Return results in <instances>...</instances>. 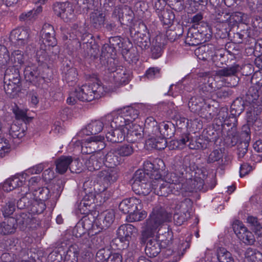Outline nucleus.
<instances>
[{"mask_svg":"<svg viewBox=\"0 0 262 262\" xmlns=\"http://www.w3.org/2000/svg\"><path fill=\"white\" fill-rule=\"evenodd\" d=\"M173 168L176 171V174H178L180 178H185L186 183L183 184L180 182L182 185L181 190L185 189L186 191L193 192L203 190L205 184L204 180L207 178L208 172L205 168H198L195 172L193 178H189L185 176L187 174V171L188 168L184 164V160L179 158L176 160L173 164ZM180 181V180H179ZM181 181H182L181 180Z\"/></svg>","mask_w":262,"mask_h":262,"instance_id":"obj_1","label":"nucleus"},{"mask_svg":"<svg viewBox=\"0 0 262 262\" xmlns=\"http://www.w3.org/2000/svg\"><path fill=\"white\" fill-rule=\"evenodd\" d=\"M171 219V214L167 212L164 208L161 206L154 208L142 232V242H145L148 237H152L160 226L170 221Z\"/></svg>","mask_w":262,"mask_h":262,"instance_id":"obj_2","label":"nucleus"},{"mask_svg":"<svg viewBox=\"0 0 262 262\" xmlns=\"http://www.w3.org/2000/svg\"><path fill=\"white\" fill-rule=\"evenodd\" d=\"M143 205L141 200L135 197L123 200L119 204V210L127 214L126 220L128 222L141 221L146 217V211L142 210Z\"/></svg>","mask_w":262,"mask_h":262,"instance_id":"obj_3","label":"nucleus"},{"mask_svg":"<svg viewBox=\"0 0 262 262\" xmlns=\"http://www.w3.org/2000/svg\"><path fill=\"white\" fill-rule=\"evenodd\" d=\"M149 238L148 237L143 243H146L145 248V254L150 258L156 257L162 249L166 248L171 244L172 236L169 232H165V235L157 236L155 238L148 239ZM141 243H143L141 239Z\"/></svg>","mask_w":262,"mask_h":262,"instance_id":"obj_4","label":"nucleus"},{"mask_svg":"<svg viewBox=\"0 0 262 262\" xmlns=\"http://www.w3.org/2000/svg\"><path fill=\"white\" fill-rule=\"evenodd\" d=\"M213 19L217 24H227L229 27H238L239 24H246L248 15L241 12L231 13L226 11L216 8L212 14Z\"/></svg>","mask_w":262,"mask_h":262,"instance_id":"obj_5","label":"nucleus"},{"mask_svg":"<svg viewBox=\"0 0 262 262\" xmlns=\"http://www.w3.org/2000/svg\"><path fill=\"white\" fill-rule=\"evenodd\" d=\"M257 27L260 28L259 25H256L255 22L253 23V27H248L246 29L241 30L239 32L234 33V39L237 43H245L251 46L249 50L253 52L256 53L254 51H257L258 48H260V44L256 42V38L259 35V31Z\"/></svg>","mask_w":262,"mask_h":262,"instance_id":"obj_6","label":"nucleus"},{"mask_svg":"<svg viewBox=\"0 0 262 262\" xmlns=\"http://www.w3.org/2000/svg\"><path fill=\"white\" fill-rule=\"evenodd\" d=\"M161 178V175L160 173H157L155 177L156 180L152 181V188L155 194L163 196H167L171 193L179 194V189L180 190L182 186V185L180 183L179 179L175 181L172 180V182H164Z\"/></svg>","mask_w":262,"mask_h":262,"instance_id":"obj_7","label":"nucleus"},{"mask_svg":"<svg viewBox=\"0 0 262 262\" xmlns=\"http://www.w3.org/2000/svg\"><path fill=\"white\" fill-rule=\"evenodd\" d=\"M188 105L191 112L201 115L203 117L211 119L213 117V115L210 110L212 106L217 105V104L212 100H211L210 102H206L204 98L192 97L188 103Z\"/></svg>","mask_w":262,"mask_h":262,"instance_id":"obj_8","label":"nucleus"},{"mask_svg":"<svg viewBox=\"0 0 262 262\" xmlns=\"http://www.w3.org/2000/svg\"><path fill=\"white\" fill-rule=\"evenodd\" d=\"M240 70L238 64L223 67L215 71V75L222 78L230 86H234L238 81L237 76Z\"/></svg>","mask_w":262,"mask_h":262,"instance_id":"obj_9","label":"nucleus"},{"mask_svg":"<svg viewBox=\"0 0 262 262\" xmlns=\"http://www.w3.org/2000/svg\"><path fill=\"white\" fill-rule=\"evenodd\" d=\"M138 233V229L131 224L121 225L117 231L118 239L123 244L122 248L128 247L130 241L133 240Z\"/></svg>","mask_w":262,"mask_h":262,"instance_id":"obj_10","label":"nucleus"},{"mask_svg":"<svg viewBox=\"0 0 262 262\" xmlns=\"http://www.w3.org/2000/svg\"><path fill=\"white\" fill-rule=\"evenodd\" d=\"M73 5L72 3L70 2L57 3L54 5V12L66 23L74 21L76 15Z\"/></svg>","mask_w":262,"mask_h":262,"instance_id":"obj_11","label":"nucleus"},{"mask_svg":"<svg viewBox=\"0 0 262 262\" xmlns=\"http://www.w3.org/2000/svg\"><path fill=\"white\" fill-rule=\"evenodd\" d=\"M9 39L15 46L23 47L28 44L30 40V31L25 27L14 29L10 33Z\"/></svg>","mask_w":262,"mask_h":262,"instance_id":"obj_12","label":"nucleus"},{"mask_svg":"<svg viewBox=\"0 0 262 262\" xmlns=\"http://www.w3.org/2000/svg\"><path fill=\"white\" fill-rule=\"evenodd\" d=\"M124 38L119 36L111 37L108 39V43H105L101 49L100 59L107 56L108 58L112 56L115 55L117 50H120Z\"/></svg>","mask_w":262,"mask_h":262,"instance_id":"obj_13","label":"nucleus"},{"mask_svg":"<svg viewBox=\"0 0 262 262\" xmlns=\"http://www.w3.org/2000/svg\"><path fill=\"white\" fill-rule=\"evenodd\" d=\"M124 125L126 126L125 128L127 130L125 137L128 142H138L143 139L145 134L142 126L133 123L131 124Z\"/></svg>","mask_w":262,"mask_h":262,"instance_id":"obj_14","label":"nucleus"},{"mask_svg":"<svg viewBox=\"0 0 262 262\" xmlns=\"http://www.w3.org/2000/svg\"><path fill=\"white\" fill-rule=\"evenodd\" d=\"M238 116H235L231 115L228 116L227 111H220L218 114V117L214 120H220L221 123V126L222 128H225L224 130L226 133L229 129L231 130L237 129V126L238 124Z\"/></svg>","mask_w":262,"mask_h":262,"instance_id":"obj_15","label":"nucleus"},{"mask_svg":"<svg viewBox=\"0 0 262 262\" xmlns=\"http://www.w3.org/2000/svg\"><path fill=\"white\" fill-rule=\"evenodd\" d=\"M133 12L126 6L116 7L112 14V17L115 18L118 23L121 25H127L130 23L133 18Z\"/></svg>","mask_w":262,"mask_h":262,"instance_id":"obj_16","label":"nucleus"},{"mask_svg":"<svg viewBox=\"0 0 262 262\" xmlns=\"http://www.w3.org/2000/svg\"><path fill=\"white\" fill-rule=\"evenodd\" d=\"M192 202L189 199H186L181 204L182 211L173 214V221L176 225L180 226L186 221L190 216L189 209L191 208Z\"/></svg>","mask_w":262,"mask_h":262,"instance_id":"obj_17","label":"nucleus"},{"mask_svg":"<svg viewBox=\"0 0 262 262\" xmlns=\"http://www.w3.org/2000/svg\"><path fill=\"white\" fill-rule=\"evenodd\" d=\"M97 177L103 181L104 184L109 186L118 179L119 170L117 167H107V168L99 171Z\"/></svg>","mask_w":262,"mask_h":262,"instance_id":"obj_18","label":"nucleus"},{"mask_svg":"<svg viewBox=\"0 0 262 262\" xmlns=\"http://www.w3.org/2000/svg\"><path fill=\"white\" fill-rule=\"evenodd\" d=\"M115 217V212L113 210H106L97 216L95 220L96 226L101 230H105L112 224Z\"/></svg>","mask_w":262,"mask_h":262,"instance_id":"obj_19","label":"nucleus"},{"mask_svg":"<svg viewBox=\"0 0 262 262\" xmlns=\"http://www.w3.org/2000/svg\"><path fill=\"white\" fill-rule=\"evenodd\" d=\"M246 108V120L250 125L256 126L260 122L258 116L262 111V104L252 103Z\"/></svg>","mask_w":262,"mask_h":262,"instance_id":"obj_20","label":"nucleus"},{"mask_svg":"<svg viewBox=\"0 0 262 262\" xmlns=\"http://www.w3.org/2000/svg\"><path fill=\"white\" fill-rule=\"evenodd\" d=\"M214 84V80L212 78L204 79L197 89L198 94L201 98H204V100L206 98H210L211 93L216 91Z\"/></svg>","mask_w":262,"mask_h":262,"instance_id":"obj_21","label":"nucleus"},{"mask_svg":"<svg viewBox=\"0 0 262 262\" xmlns=\"http://www.w3.org/2000/svg\"><path fill=\"white\" fill-rule=\"evenodd\" d=\"M225 129V128L223 129L221 126L220 120H214L212 127L207 129L205 135V136H208V140L210 142H215L220 137L226 136L224 131Z\"/></svg>","mask_w":262,"mask_h":262,"instance_id":"obj_22","label":"nucleus"},{"mask_svg":"<svg viewBox=\"0 0 262 262\" xmlns=\"http://www.w3.org/2000/svg\"><path fill=\"white\" fill-rule=\"evenodd\" d=\"M24 76L26 80L36 86H38L43 79L40 76V71L36 67H27L24 70Z\"/></svg>","mask_w":262,"mask_h":262,"instance_id":"obj_23","label":"nucleus"},{"mask_svg":"<svg viewBox=\"0 0 262 262\" xmlns=\"http://www.w3.org/2000/svg\"><path fill=\"white\" fill-rule=\"evenodd\" d=\"M105 14L102 11L95 10L90 14V24L91 27L97 31L100 30L104 26Z\"/></svg>","mask_w":262,"mask_h":262,"instance_id":"obj_24","label":"nucleus"},{"mask_svg":"<svg viewBox=\"0 0 262 262\" xmlns=\"http://www.w3.org/2000/svg\"><path fill=\"white\" fill-rule=\"evenodd\" d=\"M215 48V46L214 45L207 43L196 49L194 53L199 59L209 61L211 59Z\"/></svg>","mask_w":262,"mask_h":262,"instance_id":"obj_25","label":"nucleus"},{"mask_svg":"<svg viewBox=\"0 0 262 262\" xmlns=\"http://www.w3.org/2000/svg\"><path fill=\"white\" fill-rule=\"evenodd\" d=\"M104 163V156L100 153H97L90 157L85 162V165L89 171H93L100 169Z\"/></svg>","mask_w":262,"mask_h":262,"instance_id":"obj_26","label":"nucleus"},{"mask_svg":"<svg viewBox=\"0 0 262 262\" xmlns=\"http://www.w3.org/2000/svg\"><path fill=\"white\" fill-rule=\"evenodd\" d=\"M110 70L112 72L111 78H113L114 82L118 84H126L128 82L129 78V74L125 69L118 67L116 70L110 68Z\"/></svg>","mask_w":262,"mask_h":262,"instance_id":"obj_27","label":"nucleus"},{"mask_svg":"<svg viewBox=\"0 0 262 262\" xmlns=\"http://www.w3.org/2000/svg\"><path fill=\"white\" fill-rule=\"evenodd\" d=\"M17 187H20V191L23 192V190H28V185L25 186L24 181L18 177L9 178L5 181L3 184V189L5 191L9 192Z\"/></svg>","mask_w":262,"mask_h":262,"instance_id":"obj_28","label":"nucleus"},{"mask_svg":"<svg viewBox=\"0 0 262 262\" xmlns=\"http://www.w3.org/2000/svg\"><path fill=\"white\" fill-rule=\"evenodd\" d=\"M144 126L145 134H148L149 137L159 135L161 124L158 125L157 121L153 117H148L146 119Z\"/></svg>","mask_w":262,"mask_h":262,"instance_id":"obj_29","label":"nucleus"},{"mask_svg":"<svg viewBox=\"0 0 262 262\" xmlns=\"http://www.w3.org/2000/svg\"><path fill=\"white\" fill-rule=\"evenodd\" d=\"M185 42L189 46H196L204 43L203 38L201 37L196 27H190L188 29Z\"/></svg>","mask_w":262,"mask_h":262,"instance_id":"obj_30","label":"nucleus"},{"mask_svg":"<svg viewBox=\"0 0 262 262\" xmlns=\"http://www.w3.org/2000/svg\"><path fill=\"white\" fill-rule=\"evenodd\" d=\"M92 181H85L83 183V188L85 195H84L81 202L83 205L89 206L93 205L95 203V200L97 199V195L92 190V187L89 188V185H91Z\"/></svg>","mask_w":262,"mask_h":262,"instance_id":"obj_31","label":"nucleus"},{"mask_svg":"<svg viewBox=\"0 0 262 262\" xmlns=\"http://www.w3.org/2000/svg\"><path fill=\"white\" fill-rule=\"evenodd\" d=\"M115 129H112L108 131L106 135V138L107 140L110 142L120 143L122 142L125 138V132L124 128L115 127Z\"/></svg>","mask_w":262,"mask_h":262,"instance_id":"obj_32","label":"nucleus"},{"mask_svg":"<svg viewBox=\"0 0 262 262\" xmlns=\"http://www.w3.org/2000/svg\"><path fill=\"white\" fill-rule=\"evenodd\" d=\"M16 221L13 217H8L0 223V234L5 235L14 233L16 230Z\"/></svg>","mask_w":262,"mask_h":262,"instance_id":"obj_33","label":"nucleus"},{"mask_svg":"<svg viewBox=\"0 0 262 262\" xmlns=\"http://www.w3.org/2000/svg\"><path fill=\"white\" fill-rule=\"evenodd\" d=\"M147 146L157 150H162L166 147V139L160 135L149 137L145 140Z\"/></svg>","mask_w":262,"mask_h":262,"instance_id":"obj_34","label":"nucleus"},{"mask_svg":"<svg viewBox=\"0 0 262 262\" xmlns=\"http://www.w3.org/2000/svg\"><path fill=\"white\" fill-rule=\"evenodd\" d=\"M21 82L4 80V89L6 94L10 98H14L22 90L20 88Z\"/></svg>","mask_w":262,"mask_h":262,"instance_id":"obj_35","label":"nucleus"},{"mask_svg":"<svg viewBox=\"0 0 262 262\" xmlns=\"http://www.w3.org/2000/svg\"><path fill=\"white\" fill-rule=\"evenodd\" d=\"M122 120H124L123 123H125L126 119H124L121 116H117L114 118L113 115L107 114L102 117L100 121L102 123L103 128L105 126L114 128L124 126V124L122 123Z\"/></svg>","mask_w":262,"mask_h":262,"instance_id":"obj_36","label":"nucleus"},{"mask_svg":"<svg viewBox=\"0 0 262 262\" xmlns=\"http://www.w3.org/2000/svg\"><path fill=\"white\" fill-rule=\"evenodd\" d=\"M223 156V153L221 149H214L209 155L207 159V163L211 164L217 162L219 167L222 169L224 166L227 164V163H226L227 157H225L224 159Z\"/></svg>","mask_w":262,"mask_h":262,"instance_id":"obj_37","label":"nucleus"},{"mask_svg":"<svg viewBox=\"0 0 262 262\" xmlns=\"http://www.w3.org/2000/svg\"><path fill=\"white\" fill-rule=\"evenodd\" d=\"M28 190H23L20 194V198L17 202V207L19 209H29L32 201H33L34 195Z\"/></svg>","mask_w":262,"mask_h":262,"instance_id":"obj_38","label":"nucleus"},{"mask_svg":"<svg viewBox=\"0 0 262 262\" xmlns=\"http://www.w3.org/2000/svg\"><path fill=\"white\" fill-rule=\"evenodd\" d=\"M103 129L102 123L100 120L92 121L81 130V133L86 136L98 134Z\"/></svg>","mask_w":262,"mask_h":262,"instance_id":"obj_39","label":"nucleus"},{"mask_svg":"<svg viewBox=\"0 0 262 262\" xmlns=\"http://www.w3.org/2000/svg\"><path fill=\"white\" fill-rule=\"evenodd\" d=\"M19 67L17 65L9 66L5 72L4 80L14 81L17 82H21Z\"/></svg>","mask_w":262,"mask_h":262,"instance_id":"obj_40","label":"nucleus"},{"mask_svg":"<svg viewBox=\"0 0 262 262\" xmlns=\"http://www.w3.org/2000/svg\"><path fill=\"white\" fill-rule=\"evenodd\" d=\"M80 249L78 245L74 244L69 246V248L64 255L63 262H78Z\"/></svg>","mask_w":262,"mask_h":262,"instance_id":"obj_41","label":"nucleus"},{"mask_svg":"<svg viewBox=\"0 0 262 262\" xmlns=\"http://www.w3.org/2000/svg\"><path fill=\"white\" fill-rule=\"evenodd\" d=\"M164 165L163 160L161 159L158 158L155 159L153 162L149 161H146L143 164V170H145L146 173L150 174V176H152V172H158V170L161 168H163L162 165Z\"/></svg>","mask_w":262,"mask_h":262,"instance_id":"obj_42","label":"nucleus"},{"mask_svg":"<svg viewBox=\"0 0 262 262\" xmlns=\"http://www.w3.org/2000/svg\"><path fill=\"white\" fill-rule=\"evenodd\" d=\"M176 132V127L174 124L170 122H163L161 123V128L159 135L161 136L165 139L171 138Z\"/></svg>","mask_w":262,"mask_h":262,"instance_id":"obj_43","label":"nucleus"},{"mask_svg":"<svg viewBox=\"0 0 262 262\" xmlns=\"http://www.w3.org/2000/svg\"><path fill=\"white\" fill-rule=\"evenodd\" d=\"M77 92L78 100L83 102L91 101L95 99V95L91 92L90 86L87 84L83 85L81 88L76 89Z\"/></svg>","mask_w":262,"mask_h":262,"instance_id":"obj_44","label":"nucleus"},{"mask_svg":"<svg viewBox=\"0 0 262 262\" xmlns=\"http://www.w3.org/2000/svg\"><path fill=\"white\" fill-rule=\"evenodd\" d=\"M86 140L89 142V146L90 148L94 150V152L97 151L101 150L105 147L104 142V138L101 136H94L86 139Z\"/></svg>","mask_w":262,"mask_h":262,"instance_id":"obj_45","label":"nucleus"},{"mask_svg":"<svg viewBox=\"0 0 262 262\" xmlns=\"http://www.w3.org/2000/svg\"><path fill=\"white\" fill-rule=\"evenodd\" d=\"M195 9L193 8H188V13L191 14L189 16V21L190 24H192L191 27H196L203 25V23L207 22L204 20V13L201 12L195 13Z\"/></svg>","mask_w":262,"mask_h":262,"instance_id":"obj_46","label":"nucleus"},{"mask_svg":"<svg viewBox=\"0 0 262 262\" xmlns=\"http://www.w3.org/2000/svg\"><path fill=\"white\" fill-rule=\"evenodd\" d=\"M152 183H151L150 182H147L138 184H132V187L133 190L135 193L145 196L148 195L152 190Z\"/></svg>","mask_w":262,"mask_h":262,"instance_id":"obj_47","label":"nucleus"},{"mask_svg":"<svg viewBox=\"0 0 262 262\" xmlns=\"http://www.w3.org/2000/svg\"><path fill=\"white\" fill-rule=\"evenodd\" d=\"M132 46V43L129 39L124 38L122 45L120 47V49H121L122 54L124 57L125 59L127 58V60H130L134 61L137 60L138 57L134 54L133 55L131 54Z\"/></svg>","mask_w":262,"mask_h":262,"instance_id":"obj_48","label":"nucleus"},{"mask_svg":"<svg viewBox=\"0 0 262 262\" xmlns=\"http://www.w3.org/2000/svg\"><path fill=\"white\" fill-rule=\"evenodd\" d=\"M71 162V156H62L55 161L56 169L57 171L63 174L65 173L70 165Z\"/></svg>","mask_w":262,"mask_h":262,"instance_id":"obj_49","label":"nucleus"},{"mask_svg":"<svg viewBox=\"0 0 262 262\" xmlns=\"http://www.w3.org/2000/svg\"><path fill=\"white\" fill-rule=\"evenodd\" d=\"M116 153L115 149L112 150L107 152L104 157V163L107 167H116L121 162V158Z\"/></svg>","mask_w":262,"mask_h":262,"instance_id":"obj_50","label":"nucleus"},{"mask_svg":"<svg viewBox=\"0 0 262 262\" xmlns=\"http://www.w3.org/2000/svg\"><path fill=\"white\" fill-rule=\"evenodd\" d=\"M72 3L75 5L76 11L81 13L87 12L91 6L94 5L96 0H73Z\"/></svg>","mask_w":262,"mask_h":262,"instance_id":"obj_51","label":"nucleus"},{"mask_svg":"<svg viewBox=\"0 0 262 262\" xmlns=\"http://www.w3.org/2000/svg\"><path fill=\"white\" fill-rule=\"evenodd\" d=\"M246 108V103L242 98H237L232 102L230 106V113L232 115L238 116Z\"/></svg>","mask_w":262,"mask_h":262,"instance_id":"obj_52","label":"nucleus"},{"mask_svg":"<svg viewBox=\"0 0 262 262\" xmlns=\"http://www.w3.org/2000/svg\"><path fill=\"white\" fill-rule=\"evenodd\" d=\"M25 129L23 126H20L16 124L11 125L9 130V135L13 139L16 140L14 142L19 143V140L25 135Z\"/></svg>","mask_w":262,"mask_h":262,"instance_id":"obj_53","label":"nucleus"},{"mask_svg":"<svg viewBox=\"0 0 262 262\" xmlns=\"http://www.w3.org/2000/svg\"><path fill=\"white\" fill-rule=\"evenodd\" d=\"M163 25L167 26L169 27L171 25L175 18V15L170 9H167L166 10H163L157 15Z\"/></svg>","mask_w":262,"mask_h":262,"instance_id":"obj_54","label":"nucleus"},{"mask_svg":"<svg viewBox=\"0 0 262 262\" xmlns=\"http://www.w3.org/2000/svg\"><path fill=\"white\" fill-rule=\"evenodd\" d=\"M94 222L95 223V220L92 214L86 215L83 216L77 223V227L79 228L80 227V225H81L88 231H93L95 229V226H96V225L94 224Z\"/></svg>","mask_w":262,"mask_h":262,"instance_id":"obj_55","label":"nucleus"},{"mask_svg":"<svg viewBox=\"0 0 262 262\" xmlns=\"http://www.w3.org/2000/svg\"><path fill=\"white\" fill-rule=\"evenodd\" d=\"M260 89H258L257 86L252 85L246 93V101L250 104L252 103L261 104V102L257 99L259 97V91Z\"/></svg>","mask_w":262,"mask_h":262,"instance_id":"obj_56","label":"nucleus"},{"mask_svg":"<svg viewBox=\"0 0 262 262\" xmlns=\"http://www.w3.org/2000/svg\"><path fill=\"white\" fill-rule=\"evenodd\" d=\"M32 193L34 199L36 198L44 203L52 196L50 189L47 187H39L35 189Z\"/></svg>","mask_w":262,"mask_h":262,"instance_id":"obj_57","label":"nucleus"},{"mask_svg":"<svg viewBox=\"0 0 262 262\" xmlns=\"http://www.w3.org/2000/svg\"><path fill=\"white\" fill-rule=\"evenodd\" d=\"M233 27H229L227 24H217L215 27V36L217 38L225 39L229 35V32Z\"/></svg>","mask_w":262,"mask_h":262,"instance_id":"obj_58","label":"nucleus"},{"mask_svg":"<svg viewBox=\"0 0 262 262\" xmlns=\"http://www.w3.org/2000/svg\"><path fill=\"white\" fill-rule=\"evenodd\" d=\"M203 25L196 27L200 33L201 37L203 38L204 42L209 41L212 37V31L211 26L208 23H203Z\"/></svg>","mask_w":262,"mask_h":262,"instance_id":"obj_59","label":"nucleus"},{"mask_svg":"<svg viewBox=\"0 0 262 262\" xmlns=\"http://www.w3.org/2000/svg\"><path fill=\"white\" fill-rule=\"evenodd\" d=\"M132 38L134 43L142 50H146L151 45L150 35L144 36L142 37L137 35Z\"/></svg>","mask_w":262,"mask_h":262,"instance_id":"obj_60","label":"nucleus"},{"mask_svg":"<svg viewBox=\"0 0 262 262\" xmlns=\"http://www.w3.org/2000/svg\"><path fill=\"white\" fill-rule=\"evenodd\" d=\"M46 208V206L43 202L35 198L33 199V201H32L28 210L30 211L31 214H40L43 212Z\"/></svg>","mask_w":262,"mask_h":262,"instance_id":"obj_61","label":"nucleus"},{"mask_svg":"<svg viewBox=\"0 0 262 262\" xmlns=\"http://www.w3.org/2000/svg\"><path fill=\"white\" fill-rule=\"evenodd\" d=\"M16 201L14 199L11 198L2 206V211L5 217H9L13 213L15 210Z\"/></svg>","mask_w":262,"mask_h":262,"instance_id":"obj_62","label":"nucleus"},{"mask_svg":"<svg viewBox=\"0 0 262 262\" xmlns=\"http://www.w3.org/2000/svg\"><path fill=\"white\" fill-rule=\"evenodd\" d=\"M65 79L68 82L75 81L77 79V72L76 68L70 67L67 64L62 70Z\"/></svg>","mask_w":262,"mask_h":262,"instance_id":"obj_63","label":"nucleus"},{"mask_svg":"<svg viewBox=\"0 0 262 262\" xmlns=\"http://www.w3.org/2000/svg\"><path fill=\"white\" fill-rule=\"evenodd\" d=\"M116 153L120 157H129L134 152L133 146L128 144H124L115 148Z\"/></svg>","mask_w":262,"mask_h":262,"instance_id":"obj_64","label":"nucleus"}]
</instances>
